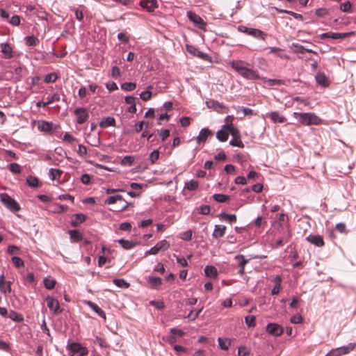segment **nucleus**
<instances>
[{"label": "nucleus", "mask_w": 356, "mask_h": 356, "mask_svg": "<svg viewBox=\"0 0 356 356\" xmlns=\"http://www.w3.org/2000/svg\"><path fill=\"white\" fill-rule=\"evenodd\" d=\"M8 317L10 319H12L13 321H16V322H21L24 320V318L21 314H19L14 311H11L9 313Z\"/></svg>", "instance_id": "4c0bfd02"}, {"label": "nucleus", "mask_w": 356, "mask_h": 356, "mask_svg": "<svg viewBox=\"0 0 356 356\" xmlns=\"http://www.w3.org/2000/svg\"><path fill=\"white\" fill-rule=\"evenodd\" d=\"M148 282L151 284V286L154 288H156L158 286L161 284V279L156 277H149Z\"/></svg>", "instance_id": "58836bf2"}, {"label": "nucleus", "mask_w": 356, "mask_h": 356, "mask_svg": "<svg viewBox=\"0 0 356 356\" xmlns=\"http://www.w3.org/2000/svg\"><path fill=\"white\" fill-rule=\"evenodd\" d=\"M290 321L292 323H300L302 321V317L300 315H294L291 318Z\"/></svg>", "instance_id": "338daca9"}, {"label": "nucleus", "mask_w": 356, "mask_h": 356, "mask_svg": "<svg viewBox=\"0 0 356 356\" xmlns=\"http://www.w3.org/2000/svg\"><path fill=\"white\" fill-rule=\"evenodd\" d=\"M264 83H266L268 86H273L275 85H281L282 83V81L280 79H265Z\"/></svg>", "instance_id": "864d4df0"}, {"label": "nucleus", "mask_w": 356, "mask_h": 356, "mask_svg": "<svg viewBox=\"0 0 356 356\" xmlns=\"http://www.w3.org/2000/svg\"><path fill=\"white\" fill-rule=\"evenodd\" d=\"M355 347V344L353 343H350L348 345L337 348L339 353L341 355L347 354L350 351L353 350Z\"/></svg>", "instance_id": "473e14b6"}, {"label": "nucleus", "mask_w": 356, "mask_h": 356, "mask_svg": "<svg viewBox=\"0 0 356 356\" xmlns=\"http://www.w3.org/2000/svg\"><path fill=\"white\" fill-rule=\"evenodd\" d=\"M193 232L191 230H188L185 232H183L181 234V238L184 241H191L192 238Z\"/></svg>", "instance_id": "13d9d810"}, {"label": "nucleus", "mask_w": 356, "mask_h": 356, "mask_svg": "<svg viewBox=\"0 0 356 356\" xmlns=\"http://www.w3.org/2000/svg\"><path fill=\"white\" fill-rule=\"evenodd\" d=\"M43 282L45 288H47L49 290L54 289L56 284V280L51 277H45L44 279Z\"/></svg>", "instance_id": "c756f323"}, {"label": "nucleus", "mask_w": 356, "mask_h": 356, "mask_svg": "<svg viewBox=\"0 0 356 356\" xmlns=\"http://www.w3.org/2000/svg\"><path fill=\"white\" fill-rule=\"evenodd\" d=\"M226 231V227L225 225H215L213 232L212 234V236L214 238H219L222 237Z\"/></svg>", "instance_id": "aec40b11"}, {"label": "nucleus", "mask_w": 356, "mask_h": 356, "mask_svg": "<svg viewBox=\"0 0 356 356\" xmlns=\"http://www.w3.org/2000/svg\"><path fill=\"white\" fill-rule=\"evenodd\" d=\"M1 51L3 54V58H10L13 56V48L8 43H1Z\"/></svg>", "instance_id": "f3484780"}, {"label": "nucleus", "mask_w": 356, "mask_h": 356, "mask_svg": "<svg viewBox=\"0 0 356 356\" xmlns=\"http://www.w3.org/2000/svg\"><path fill=\"white\" fill-rule=\"evenodd\" d=\"M0 201L13 212H16L20 210L19 204L7 193H1L0 195Z\"/></svg>", "instance_id": "7ed1b4c3"}, {"label": "nucleus", "mask_w": 356, "mask_h": 356, "mask_svg": "<svg viewBox=\"0 0 356 356\" xmlns=\"http://www.w3.org/2000/svg\"><path fill=\"white\" fill-rule=\"evenodd\" d=\"M86 216L83 213H76L74 215V220L72 221V225L76 227L79 224L86 220Z\"/></svg>", "instance_id": "7c9ffc66"}, {"label": "nucleus", "mask_w": 356, "mask_h": 356, "mask_svg": "<svg viewBox=\"0 0 356 356\" xmlns=\"http://www.w3.org/2000/svg\"><path fill=\"white\" fill-rule=\"evenodd\" d=\"M238 29L241 32L251 35L255 38L261 39L262 40H265L266 39V35L259 29L248 28L245 26H240Z\"/></svg>", "instance_id": "39448f33"}, {"label": "nucleus", "mask_w": 356, "mask_h": 356, "mask_svg": "<svg viewBox=\"0 0 356 356\" xmlns=\"http://www.w3.org/2000/svg\"><path fill=\"white\" fill-rule=\"evenodd\" d=\"M315 79L319 85L323 87H327L329 86V81L327 77L323 73L318 72Z\"/></svg>", "instance_id": "4be33fe9"}, {"label": "nucleus", "mask_w": 356, "mask_h": 356, "mask_svg": "<svg viewBox=\"0 0 356 356\" xmlns=\"http://www.w3.org/2000/svg\"><path fill=\"white\" fill-rule=\"evenodd\" d=\"M170 332L175 336L176 338L181 337L184 334V332L182 330L177 328H172Z\"/></svg>", "instance_id": "680f3d73"}, {"label": "nucleus", "mask_w": 356, "mask_h": 356, "mask_svg": "<svg viewBox=\"0 0 356 356\" xmlns=\"http://www.w3.org/2000/svg\"><path fill=\"white\" fill-rule=\"evenodd\" d=\"M159 158V151L158 149L154 150L149 155V160L152 163H154Z\"/></svg>", "instance_id": "6e6d98bb"}, {"label": "nucleus", "mask_w": 356, "mask_h": 356, "mask_svg": "<svg viewBox=\"0 0 356 356\" xmlns=\"http://www.w3.org/2000/svg\"><path fill=\"white\" fill-rule=\"evenodd\" d=\"M25 40L26 44L29 46H35L38 43V40L34 36H27Z\"/></svg>", "instance_id": "09e8293b"}, {"label": "nucleus", "mask_w": 356, "mask_h": 356, "mask_svg": "<svg viewBox=\"0 0 356 356\" xmlns=\"http://www.w3.org/2000/svg\"><path fill=\"white\" fill-rule=\"evenodd\" d=\"M351 7H352V4L350 1H346V2L342 3L340 5L341 10H342L343 12H345V13H350Z\"/></svg>", "instance_id": "603ef678"}, {"label": "nucleus", "mask_w": 356, "mask_h": 356, "mask_svg": "<svg viewBox=\"0 0 356 356\" xmlns=\"http://www.w3.org/2000/svg\"><path fill=\"white\" fill-rule=\"evenodd\" d=\"M353 32H347V33H333L332 39L338 40V39H344L350 35H353Z\"/></svg>", "instance_id": "a19ab883"}, {"label": "nucleus", "mask_w": 356, "mask_h": 356, "mask_svg": "<svg viewBox=\"0 0 356 356\" xmlns=\"http://www.w3.org/2000/svg\"><path fill=\"white\" fill-rule=\"evenodd\" d=\"M227 126L229 127V128H228L229 135L231 134L232 136V138L236 139V138H240V136H241L240 132H239L238 129L233 125V124H227Z\"/></svg>", "instance_id": "2f4dec72"}, {"label": "nucleus", "mask_w": 356, "mask_h": 356, "mask_svg": "<svg viewBox=\"0 0 356 356\" xmlns=\"http://www.w3.org/2000/svg\"><path fill=\"white\" fill-rule=\"evenodd\" d=\"M229 127L227 124L223 125L219 131L216 133V138L221 142H225L228 139L229 137Z\"/></svg>", "instance_id": "dca6fc26"}, {"label": "nucleus", "mask_w": 356, "mask_h": 356, "mask_svg": "<svg viewBox=\"0 0 356 356\" xmlns=\"http://www.w3.org/2000/svg\"><path fill=\"white\" fill-rule=\"evenodd\" d=\"M118 243L125 250H129L133 248L137 244L136 243L124 239H119L118 240Z\"/></svg>", "instance_id": "393cba45"}, {"label": "nucleus", "mask_w": 356, "mask_h": 356, "mask_svg": "<svg viewBox=\"0 0 356 356\" xmlns=\"http://www.w3.org/2000/svg\"><path fill=\"white\" fill-rule=\"evenodd\" d=\"M240 138H232L229 141V144L232 146L238 147L240 148H243L244 147V145L241 140H239Z\"/></svg>", "instance_id": "5fc2aeb1"}, {"label": "nucleus", "mask_w": 356, "mask_h": 356, "mask_svg": "<svg viewBox=\"0 0 356 356\" xmlns=\"http://www.w3.org/2000/svg\"><path fill=\"white\" fill-rule=\"evenodd\" d=\"M136 87V84L131 82H126L121 85V88L125 91H132Z\"/></svg>", "instance_id": "79ce46f5"}, {"label": "nucleus", "mask_w": 356, "mask_h": 356, "mask_svg": "<svg viewBox=\"0 0 356 356\" xmlns=\"http://www.w3.org/2000/svg\"><path fill=\"white\" fill-rule=\"evenodd\" d=\"M186 49L188 53L191 54L193 56H195L205 60H208L209 56L207 54L200 51L197 48L193 45H187Z\"/></svg>", "instance_id": "4468645a"}, {"label": "nucleus", "mask_w": 356, "mask_h": 356, "mask_svg": "<svg viewBox=\"0 0 356 356\" xmlns=\"http://www.w3.org/2000/svg\"><path fill=\"white\" fill-rule=\"evenodd\" d=\"M245 322L248 327L255 326V316H247L245 318Z\"/></svg>", "instance_id": "3c124183"}, {"label": "nucleus", "mask_w": 356, "mask_h": 356, "mask_svg": "<svg viewBox=\"0 0 356 356\" xmlns=\"http://www.w3.org/2000/svg\"><path fill=\"white\" fill-rule=\"evenodd\" d=\"M45 300L48 308L54 314H58L62 312L63 309L60 308V304L56 298L51 296H47Z\"/></svg>", "instance_id": "423d86ee"}, {"label": "nucleus", "mask_w": 356, "mask_h": 356, "mask_svg": "<svg viewBox=\"0 0 356 356\" xmlns=\"http://www.w3.org/2000/svg\"><path fill=\"white\" fill-rule=\"evenodd\" d=\"M230 66L241 76L247 79L256 80L259 79V75L257 71L251 67L250 64L242 60H235L229 63Z\"/></svg>", "instance_id": "f257e3e1"}, {"label": "nucleus", "mask_w": 356, "mask_h": 356, "mask_svg": "<svg viewBox=\"0 0 356 356\" xmlns=\"http://www.w3.org/2000/svg\"><path fill=\"white\" fill-rule=\"evenodd\" d=\"M11 284L10 281H6L3 275H0V291L5 296L11 292Z\"/></svg>", "instance_id": "ddd939ff"}, {"label": "nucleus", "mask_w": 356, "mask_h": 356, "mask_svg": "<svg viewBox=\"0 0 356 356\" xmlns=\"http://www.w3.org/2000/svg\"><path fill=\"white\" fill-rule=\"evenodd\" d=\"M11 260L13 264L17 268L22 267L24 265L23 260L18 257H13Z\"/></svg>", "instance_id": "8fccbe9b"}, {"label": "nucleus", "mask_w": 356, "mask_h": 356, "mask_svg": "<svg viewBox=\"0 0 356 356\" xmlns=\"http://www.w3.org/2000/svg\"><path fill=\"white\" fill-rule=\"evenodd\" d=\"M234 259L238 262L239 267H245L248 262V259H245V257L242 254L236 255Z\"/></svg>", "instance_id": "c9c22d12"}, {"label": "nucleus", "mask_w": 356, "mask_h": 356, "mask_svg": "<svg viewBox=\"0 0 356 356\" xmlns=\"http://www.w3.org/2000/svg\"><path fill=\"white\" fill-rule=\"evenodd\" d=\"M134 162V157L132 156H125L121 161L122 165H131Z\"/></svg>", "instance_id": "c03bdc74"}, {"label": "nucleus", "mask_w": 356, "mask_h": 356, "mask_svg": "<svg viewBox=\"0 0 356 356\" xmlns=\"http://www.w3.org/2000/svg\"><path fill=\"white\" fill-rule=\"evenodd\" d=\"M293 115L302 125H318L321 124V119L314 113L294 112Z\"/></svg>", "instance_id": "f03ea898"}, {"label": "nucleus", "mask_w": 356, "mask_h": 356, "mask_svg": "<svg viewBox=\"0 0 356 356\" xmlns=\"http://www.w3.org/2000/svg\"><path fill=\"white\" fill-rule=\"evenodd\" d=\"M205 275L210 278H216L218 275L217 269L213 266H207L204 268Z\"/></svg>", "instance_id": "b1692460"}, {"label": "nucleus", "mask_w": 356, "mask_h": 356, "mask_svg": "<svg viewBox=\"0 0 356 356\" xmlns=\"http://www.w3.org/2000/svg\"><path fill=\"white\" fill-rule=\"evenodd\" d=\"M26 181L28 185L31 187H36L38 186V179L35 177H29Z\"/></svg>", "instance_id": "de8ad7c7"}, {"label": "nucleus", "mask_w": 356, "mask_h": 356, "mask_svg": "<svg viewBox=\"0 0 356 356\" xmlns=\"http://www.w3.org/2000/svg\"><path fill=\"white\" fill-rule=\"evenodd\" d=\"M67 349L70 351V356H85L88 354V350L79 343H72L68 345Z\"/></svg>", "instance_id": "20e7f679"}, {"label": "nucleus", "mask_w": 356, "mask_h": 356, "mask_svg": "<svg viewBox=\"0 0 356 356\" xmlns=\"http://www.w3.org/2000/svg\"><path fill=\"white\" fill-rule=\"evenodd\" d=\"M63 140L69 143H72L76 140L72 135L70 134L69 133H65L63 136Z\"/></svg>", "instance_id": "052dcab7"}, {"label": "nucleus", "mask_w": 356, "mask_h": 356, "mask_svg": "<svg viewBox=\"0 0 356 356\" xmlns=\"http://www.w3.org/2000/svg\"><path fill=\"white\" fill-rule=\"evenodd\" d=\"M199 183L197 181L192 179L189 181H186L184 185V188L191 191H193L197 189Z\"/></svg>", "instance_id": "c85d7f7f"}, {"label": "nucleus", "mask_w": 356, "mask_h": 356, "mask_svg": "<svg viewBox=\"0 0 356 356\" xmlns=\"http://www.w3.org/2000/svg\"><path fill=\"white\" fill-rule=\"evenodd\" d=\"M63 171L58 169L51 168L49 170V177L52 180L58 179L61 176Z\"/></svg>", "instance_id": "72a5a7b5"}, {"label": "nucleus", "mask_w": 356, "mask_h": 356, "mask_svg": "<svg viewBox=\"0 0 356 356\" xmlns=\"http://www.w3.org/2000/svg\"><path fill=\"white\" fill-rule=\"evenodd\" d=\"M220 216L222 219L229 222L230 223L235 222L236 221V216L235 214H227L225 213H222L220 214Z\"/></svg>", "instance_id": "e433bc0d"}, {"label": "nucleus", "mask_w": 356, "mask_h": 356, "mask_svg": "<svg viewBox=\"0 0 356 356\" xmlns=\"http://www.w3.org/2000/svg\"><path fill=\"white\" fill-rule=\"evenodd\" d=\"M213 199L218 202H225L229 200V196L224 194H214Z\"/></svg>", "instance_id": "ea45409f"}, {"label": "nucleus", "mask_w": 356, "mask_h": 356, "mask_svg": "<svg viewBox=\"0 0 356 356\" xmlns=\"http://www.w3.org/2000/svg\"><path fill=\"white\" fill-rule=\"evenodd\" d=\"M8 169L10 170V171H11L12 172H13L15 174H19L22 171L21 166L18 163H10L8 165Z\"/></svg>", "instance_id": "37998d69"}, {"label": "nucleus", "mask_w": 356, "mask_h": 356, "mask_svg": "<svg viewBox=\"0 0 356 356\" xmlns=\"http://www.w3.org/2000/svg\"><path fill=\"white\" fill-rule=\"evenodd\" d=\"M200 213L204 215L209 214L210 212V207L208 205H202L199 208Z\"/></svg>", "instance_id": "0e129e2a"}, {"label": "nucleus", "mask_w": 356, "mask_h": 356, "mask_svg": "<svg viewBox=\"0 0 356 356\" xmlns=\"http://www.w3.org/2000/svg\"><path fill=\"white\" fill-rule=\"evenodd\" d=\"M140 5L149 11H153L158 6L156 0H141Z\"/></svg>", "instance_id": "412c9836"}, {"label": "nucleus", "mask_w": 356, "mask_h": 356, "mask_svg": "<svg viewBox=\"0 0 356 356\" xmlns=\"http://www.w3.org/2000/svg\"><path fill=\"white\" fill-rule=\"evenodd\" d=\"M70 239L72 242H79L82 240V234L76 229L70 230L69 232Z\"/></svg>", "instance_id": "cd10ccee"}, {"label": "nucleus", "mask_w": 356, "mask_h": 356, "mask_svg": "<svg viewBox=\"0 0 356 356\" xmlns=\"http://www.w3.org/2000/svg\"><path fill=\"white\" fill-rule=\"evenodd\" d=\"M170 136V131L168 129H164L159 134V136L162 141H164Z\"/></svg>", "instance_id": "774afa93"}, {"label": "nucleus", "mask_w": 356, "mask_h": 356, "mask_svg": "<svg viewBox=\"0 0 356 356\" xmlns=\"http://www.w3.org/2000/svg\"><path fill=\"white\" fill-rule=\"evenodd\" d=\"M74 113L76 117L77 123L80 124L85 123L89 118V113L86 108H76Z\"/></svg>", "instance_id": "1a4fd4ad"}, {"label": "nucleus", "mask_w": 356, "mask_h": 356, "mask_svg": "<svg viewBox=\"0 0 356 356\" xmlns=\"http://www.w3.org/2000/svg\"><path fill=\"white\" fill-rule=\"evenodd\" d=\"M113 283L119 286V287H121V288H128L129 286V284L127 283L125 280H124L123 279H115L113 280Z\"/></svg>", "instance_id": "49530a36"}, {"label": "nucleus", "mask_w": 356, "mask_h": 356, "mask_svg": "<svg viewBox=\"0 0 356 356\" xmlns=\"http://www.w3.org/2000/svg\"><path fill=\"white\" fill-rule=\"evenodd\" d=\"M86 304L99 316L103 317L104 318H106L104 312L97 305L91 301H87Z\"/></svg>", "instance_id": "a878e982"}, {"label": "nucleus", "mask_w": 356, "mask_h": 356, "mask_svg": "<svg viewBox=\"0 0 356 356\" xmlns=\"http://www.w3.org/2000/svg\"><path fill=\"white\" fill-rule=\"evenodd\" d=\"M152 97V92L149 90L143 91L140 94V97L143 101L149 100Z\"/></svg>", "instance_id": "bf43d9fd"}, {"label": "nucleus", "mask_w": 356, "mask_h": 356, "mask_svg": "<svg viewBox=\"0 0 356 356\" xmlns=\"http://www.w3.org/2000/svg\"><path fill=\"white\" fill-rule=\"evenodd\" d=\"M58 79V76L56 73H50L45 76L44 82L45 83H54Z\"/></svg>", "instance_id": "a18cd8bd"}, {"label": "nucleus", "mask_w": 356, "mask_h": 356, "mask_svg": "<svg viewBox=\"0 0 356 356\" xmlns=\"http://www.w3.org/2000/svg\"><path fill=\"white\" fill-rule=\"evenodd\" d=\"M219 346L221 349L227 350L229 349V346H231L232 341L229 339L227 338H221L219 337L218 339Z\"/></svg>", "instance_id": "bb28decb"}, {"label": "nucleus", "mask_w": 356, "mask_h": 356, "mask_svg": "<svg viewBox=\"0 0 356 356\" xmlns=\"http://www.w3.org/2000/svg\"><path fill=\"white\" fill-rule=\"evenodd\" d=\"M186 15L189 20L191 21L195 26L200 29L205 30L207 24L199 15L192 11H188Z\"/></svg>", "instance_id": "0eeeda50"}, {"label": "nucleus", "mask_w": 356, "mask_h": 356, "mask_svg": "<svg viewBox=\"0 0 356 356\" xmlns=\"http://www.w3.org/2000/svg\"><path fill=\"white\" fill-rule=\"evenodd\" d=\"M60 100V95L58 94H54L53 96L47 98L46 102L40 101L36 103L37 107H45L46 106L52 104L55 102H58Z\"/></svg>", "instance_id": "a211bd4d"}, {"label": "nucleus", "mask_w": 356, "mask_h": 356, "mask_svg": "<svg viewBox=\"0 0 356 356\" xmlns=\"http://www.w3.org/2000/svg\"><path fill=\"white\" fill-rule=\"evenodd\" d=\"M266 331L275 337H279L284 332L283 327L277 323H268L266 325Z\"/></svg>", "instance_id": "9b49d317"}, {"label": "nucleus", "mask_w": 356, "mask_h": 356, "mask_svg": "<svg viewBox=\"0 0 356 356\" xmlns=\"http://www.w3.org/2000/svg\"><path fill=\"white\" fill-rule=\"evenodd\" d=\"M269 117L274 123L282 124L286 120V118L282 115L278 111H273L270 113Z\"/></svg>", "instance_id": "6ab92c4d"}, {"label": "nucleus", "mask_w": 356, "mask_h": 356, "mask_svg": "<svg viewBox=\"0 0 356 356\" xmlns=\"http://www.w3.org/2000/svg\"><path fill=\"white\" fill-rule=\"evenodd\" d=\"M9 22L13 26H18L20 24V17L18 15H13Z\"/></svg>", "instance_id": "e2e57ef3"}, {"label": "nucleus", "mask_w": 356, "mask_h": 356, "mask_svg": "<svg viewBox=\"0 0 356 356\" xmlns=\"http://www.w3.org/2000/svg\"><path fill=\"white\" fill-rule=\"evenodd\" d=\"M106 87L110 91H113V90H118V88L117 84L113 81L108 82L106 84Z\"/></svg>", "instance_id": "69168bd1"}, {"label": "nucleus", "mask_w": 356, "mask_h": 356, "mask_svg": "<svg viewBox=\"0 0 356 356\" xmlns=\"http://www.w3.org/2000/svg\"><path fill=\"white\" fill-rule=\"evenodd\" d=\"M33 15L40 19L47 20V13L42 8H38Z\"/></svg>", "instance_id": "f704fd0d"}, {"label": "nucleus", "mask_w": 356, "mask_h": 356, "mask_svg": "<svg viewBox=\"0 0 356 356\" xmlns=\"http://www.w3.org/2000/svg\"><path fill=\"white\" fill-rule=\"evenodd\" d=\"M38 129L40 131L50 133L59 127V125H56L52 122H47V121H38Z\"/></svg>", "instance_id": "9d476101"}, {"label": "nucleus", "mask_w": 356, "mask_h": 356, "mask_svg": "<svg viewBox=\"0 0 356 356\" xmlns=\"http://www.w3.org/2000/svg\"><path fill=\"white\" fill-rule=\"evenodd\" d=\"M250 355V350L246 346H241L238 349V356H248Z\"/></svg>", "instance_id": "4d7b16f0"}, {"label": "nucleus", "mask_w": 356, "mask_h": 356, "mask_svg": "<svg viewBox=\"0 0 356 356\" xmlns=\"http://www.w3.org/2000/svg\"><path fill=\"white\" fill-rule=\"evenodd\" d=\"M170 244L166 240L158 242L154 247L145 252V254H156L159 251H164L169 248Z\"/></svg>", "instance_id": "6e6552de"}, {"label": "nucleus", "mask_w": 356, "mask_h": 356, "mask_svg": "<svg viewBox=\"0 0 356 356\" xmlns=\"http://www.w3.org/2000/svg\"><path fill=\"white\" fill-rule=\"evenodd\" d=\"M99 126L102 128H106L108 127H115V120L113 117H106L101 120V122H99Z\"/></svg>", "instance_id": "5701e85b"}, {"label": "nucleus", "mask_w": 356, "mask_h": 356, "mask_svg": "<svg viewBox=\"0 0 356 356\" xmlns=\"http://www.w3.org/2000/svg\"><path fill=\"white\" fill-rule=\"evenodd\" d=\"M213 133L208 128H203L200 130L196 140L198 144L204 143L208 138L213 136Z\"/></svg>", "instance_id": "f8f14e48"}, {"label": "nucleus", "mask_w": 356, "mask_h": 356, "mask_svg": "<svg viewBox=\"0 0 356 356\" xmlns=\"http://www.w3.org/2000/svg\"><path fill=\"white\" fill-rule=\"evenodd\" d=\"M306 240L317 247H323L325 245L324 241L320 235L310 234L306 238Z\"/></svg>", "instance_id": "2eb2a0df"}]
</instances>
